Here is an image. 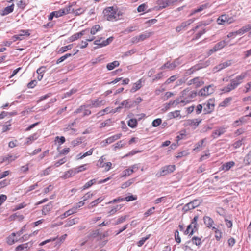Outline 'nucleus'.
<instances>
[{"instance_id":"f257e3e1","label":"nucleus","mask_w":251,"mask_h":251,"mask_svg":"<svg viewBox=\"0 0 251 251\" xmlns=\"http://www.w3.org/2000/svg\"><path fill=\"white\" fill-rule=\"evenodd\" d=\"M249 71L242 72L240 75L237 76L234 79L231 80L230 83L226 87L222 89L224 93L229 92L232 90L235 89L239 85L242 83L244 78L249 75Z\"/></svg>"},{"instance_id":"f03ea898","label":"nucleus","mask_w":251,"mask_h":251,"mask_svg":"<svg viewBox=\"0 0 251 251\" xmlns=\"http://www.w3.org/2000/svg\"><path fill=\"white\" fill-rule=\"evenodd\" d=\"M104 18L108 21L117 20L119 18V15L113 7H109L103 10Z\"/></svg>"},{"instance_id":"7ed1b4c3","label":"nucleus","mask_w":251,"mask_h":251,"mask_svg":"<svg viewBox=\"0 0 251 251\" xmlns=\"http://www.w3.org/2000/svg\"><path fill=\"white\" fill-rule=\"evenodd\" d=\"M198 216L196 215L192 220L190 225L187 226L186 229L184 231V234L187 235L189 234V236H192L195 231V229L196 230H197V221L198 219Z\"/></svg>"},{"instance_id":"20e7f679","label":"nucleus","mask_w":251,"mask_h":251,"mask_svg":"<svg viewBox=\"0 0 251 251\" xmlns=\"http://www.w3.org/2000/svg\"><path fill=\"white\" fill-rule=\"evenodd\" d=\"M197 93L195 91H191L188 89H185L182 92L181 97L184 100H188V103L191 102L192 100L197 96Z\"/></svg>"},{"instance_id":"39448f33","label":"nucleus","mask_w":251,"mask_h":251,"mask_svg":"<svg viewBox=\"0 0 251 251\" xmlns=\"http://www.w3.org/2000/svg\"><path fill=\"white\" fill-rule=\"evenodd\" d=\"M214 91V86L209 85L201 89L198 93V95L201 96L206 97L211 94Z\"/></svg>"},{"instance_id":"423d86ee","label":"nucleus","mask_w":251,"mask_h":251,"mask_svg":"<svg viewBox=\"0 0 251 251\" xmlns=\"http://www.w3.org/2000/svg\"><path fill=\"white\" fill-rule=\"evenodd\" d=\"M234 21V18L233 16L228 14L221 15V25H228Z\"/></svg>"},{"instance_id":"0eeeda50","label":"nucleus","mask_w":251,"mask_h":251,"mask_svg":"<svg viewBox=\"0 0 251 251\" xmlns=\"http://www.w3.org/2000/svg\"><path fill=\"white\" fill-rule=\"evenodd\" d=\"M181 63V62L179 60V59H176L172 63H170V62H166L163 66H162L160 69L161 70H163L165 68H168L170 70H173Z\"/></svg>"},{"instance_id":"6e6552de","label":"nucleus","mask_w":251,"mask_h":251,"mask_svg":"<svg viewBox=\"0 0 251 251\" xmlns=\"http://www.w3.org/2000/svg\"><path fill=\"white\" fill-rule=\"evenodd\" d=\"M89 106V105H81L74 112V114H77L83 113V116L89 115L91 114V112L89 109H87Z\"/></svg>"},{"instance_id":"1a4fd4ad","label":"nucleus","mask_w":251,"mask_h":251,"mask_svg":"<svg viewBox=\"0 0 251 251\" xmlns=\"http://www.w3.org/2000/svg\"><path fill=\"white\" fill-rule=\"evenodd\" d=\"M176 169L175 165H167L162 167L160 171V176H164L172 173Z\"/></svg>"},{"instance_id":"9d476101","label":"nucleus","mask_w":251,"mask_h":251,"mask_svg":"<svg viewBox=\"0 0 251 251\" xmlns=\"http://www.w3.org/2000/svg\"><path fill=\"white\" fill-rule=\"evenodd\" d=\"M203 220L204 224L207 226L208 228H212V230L214 231V232L217 233L219 230L213 226V225L214 224V221L212 218L208 216H204L203 217Z\"/></svg>"},{"instance_id":"9b49d317","label":"nucleus","mask_w":251,"mask_h":251,"mask_svg":"<svg viewBox=\"0 0 251 251\" xmlns=\"http://www.w3.org/2000/svg\"><path fill=\"white\" fill-rule=\"evenodd\" d=\"M174 3L173 0H158L157 3L158 4V9H162L165 8Z\"/></svg>"},{"instance_id":"f8f14e48","label":"nucleus","mask_w":251,"mask_h":251,"mask_svg":"<svg viewBox=\"0 0 251 251\" xmlns=\"http://www.w3.org/2000/svg\"><path fill=\"white\" fill-rule=\"evenodd\" d=\"M122 136L121 133L117 134L114 135L109 138H107L105 140L103 141V146H106L107 144H111L114 142L115 141L120 139Z\"/></svg>"},{"instance_id":"ddd939ff","label":"nucleus","mask_w":251,"mask_h":251,"mask_svg":"<svg viewBox=\"0 0 251 251\" xmlns=\"http://www.w3.org/2000/svg\"><path fill=\"white\" fill-rule=\"evenodd\" d=\"M133 101L132 100H126L123 101L120 105L122 106V108L124 107L127 109H130L132 107H135V104H133Z\"/></svg>"},{"instance_id":"4468645a","label":"nucleus","mask_w":251,"mask_h":251,"mask_svg":"<svg viewBox=\"0 0 251 251\" xmlns=\"http://www.w3.org/2000/svg\"><path fill=\"white\" fill-rule=\"evenodd\" d=\"M251 31V24H248L243 26L241 28L236 31L239 35H243L244 33Z\"/></svg>"},{"instance_id":"2eb2a0df","label":"nucleus","mask_w":251,"mask_h":251,"mask_svg":"<svg viewBox=\"0 0 251 251\" xmlns=\"http://www.w3.org/2000/svg\"><path fill=\"white\" fill-rule=\"evenodd\" d=\"M210 101L211 100H209L207 103L204 104L203 111L205 114L209 113L214 109V104L210 103Z\"/></svg>"},{"instance_id":"dca6fc26","label":"nucleus","mask_w":251,"mask_h":251,"mask_svg":"<svg viewBox=\"0 0 251 251\" xmlns=\"http://www.w3.org/2000/svg\"><path fill=\"white\" fill-rule=\"evenodd\" d=\"M201 120L199 119H189L186 121V125L191 126L197 127L201 122Z\"/></svg>"},{"instance_id":"f3484780","label":"nucleus","mask_w":251,"mask_h":251,"mask_svg":"<svg viewBox=\"0 0 251 251\" xmlns=\"http://www.w3.org/2000/svg\"><path fill=\"white\" fill-rule=\"evenodd\" d=\"M171 103H172L173 106H176L178 104H182V106H184L188 103V100H184L183 98H182L180 97V98H178L176 99L174 101H171Z\"/></svg>"},{"instance_id":"a211bd4d","label":"nucleus","mask_w":251,"mask_h":251,"mask_svg":"<svg viewBox=\"0 0 251 251\" xmlns=\"http://www.w3.org/2000/svg\"><path fill=\"white\" fill-rule=\"evenodd\" d=\"M209 65V62L207 61L204 62H201L193 66H192V69L194 70L195 72L198 71L201 69L205 68Z\"/></svg>"},{"instance_id":"6ab92c4d","label":"nucleus","mask_w":251,"mask_h":251,"mask_svg":"<svg viewBox=\"0 0 251 251\" xmlns=\"http://www.w3.org/2000/svg\"><path fill=\"white\" fill-rule=\"evenodd\" d=\"M142 79H139L136 83H134L132 87L130 90V92L131 93H134L140 89L142 86Z\"/></svg>"},{"instance_id":"aec40b11","label":"nucleus","mask_w":251,"mask_h":251,"mask_svg":"<svg viewBox=\"0 0 251 251\" xmlns=\"http://www.w3.org/2000/svg\"><path fill=\"white\" fill-rule=\"evenodd\" d=\"M76 213V208H72L68 211L65 212L63 214L61 215L60 216V218L61 219H63L69 216V215H71L74 213Z\"/></svg>"},{"instance_id":"412c9836","label":"nucleus","mask_w":251,"mask_h":251,"mask_svg":"<svg viewBox=\"0 0 251 251\" xmlns=\"http://www.w3.org/2000/svg\"><path fill=\"white\" fill-rule=\"evenodd\" d=\"M16 233L13 232L7 238V243L8 245H11L18 240L15 238Z\"/></svg>"},{"instance_id":"4be33fe9","label":"nucleus","mask_w":251,"mask_h":251,"mask_svg":"<svg viewBox=\"0 0 251 251\" xmlns=\"http://www.w3.org/2000/svg\"><path fill=\"white\" fill-rule=\"evenodd\" d=\"M75 174H76V173L75 170V169L73 168L66 172L63 177L64 179H66L75 176Z\"/></svg>"},{"instance_id":"5701e85b","label":"nucleus","mask_w":251,"mask_h":251,"mask_svg":"<svg viewBox=\"0 0 251 251\" xmlns=\"http://www.w3.org/2000/svg\"><path fill=\"white\" fill-rule=\"evenodd\" d=\"M14 5L12 4L11 5L7 6L4 8V9L2 11L1 15L4 16L12 12L14 10Z\"/></svg>"},{"instance_id":"b1692460","label":"nucleus","mask_w":251,"mask_h":251,"mask_svg":"<svg viewBox=\"0 0 251 251\" xmlns=\"http://www.w3.org/2000/svg\"><path fill=\"white\" fill-rule=\"evenodd\" d=\"M151 35V33L148 31H145L138 35V37L140 42H142L149 38Z\"/></svg>"},{"instance_id":"393cba45","label":"nucleus","mask_w":251,"mask_h":251,"mask_svg":"<svg viewBox=\"0 0 251 251\" xmlns=\"http://www.w3.org/2000/svg\"><path fill=\"white\" fill-rule=\"evenodd\" d=\"M126 144V141L120 140L113 145V150L116 151L118 149L123 148Z\"/></svg>"},{"instance_id":"a878e982","label":"nucleus","mask_w":251,"mask_h":251,"mask_svg":"<svg viewBox=\"0 0 251 251\" xmlns=\"http://www.w3.org/2000/svg\"><path fill=\"white\" fill-rule=\"evenodd\" d=\"M194 84L196 87H200L204 84V81L200 77L194 78Z\"/></svg>"},{"instance_id":"bb28decb","label":"nucleus","mask_w":251,"mask_h":251,"mask_svg":"<svg viewBox=\"0 0 251 251\" xmlns=\"http://www.w3.org/2000/svg\"><path fill=\"white\" fill-rule=\"evenodd\" d=\"M235 164L233 161L227 162L222 165V170L225 171L229 170Z\"/></svg>"},{"instance_id":"cd10ccee","label":"nucleus","mask_w":251,"mask_h":251,"mask_svg":"<svg viewBox=\"0 0 251 251\" xmlns=\"http://www.w3.org/2000/svg\"><path fill=\"white\" fill-rule=\"evenodd\" d=\"M119 64V62L118 61H114L111 63L107 64L106 67L108 70H112L116 67H118Z\"/></svg>"},{"instance_id":"c85d7f7f","label":"nucleus","mask_w":251,"mask_h":251,"mask_svg":"<svg viewBox=\"0 0 251 251\" xmlns=\"http://www.w3.org/2000/svg\"><path fill=\"white\" fill-rule=\"evenodd\" d=\"M96 183V179H93L88 182H87L82 188L81 189L82 190H85L86 189L89 188L92 185H93L94 184Z\"/></svg>"},{"instance_id":"c756f323","label":"nucleus","mask_w":251,"mask_h":251,"mask_svg":"<svg viewBox=\"0 0 251 251\" xmlns=\"http://www.w3.org/2000/svg\"><path fill=\"white\" fill-rule=\"evenodd\" d=\"M180 115V111L179 110H175L173 112H171L169 113L168 116L170 119H172V118H175L178 117Z\"/></svg>"},{"instance_id":"7c9ffc66","label":"nucleus","mask_w":251,"mask_h":251,"mask_svg":"<svg viewBox=\"0 0 251 251\" xmlns=\"http://www.w3.org/2000/svg\"><path fill=\"white\" fill-rule=\"evenodd\" d=\"M205 141V139H203L201 140L200 142L197 143L195 145V148L194 149V150L196 151H199L201 149L202 145Z\"/></svg>"},{"instance_id":"2f4dec72","label":"nucleus","mask_w":251,"mask_h":251,"mask_svg":"<svg viewBox=\"0 0 251 251\" xmlns=\"http://www.w3.org/2000/svg\"><path fill=\"white\" fill-rule=\"evenodd\" d=\"M52 208V205L50 204H48L43 206L42 210V214L46 215Z\"/></svg>"},{"instance_id":"473e14b6","label":"nucleus","mask_w":251,"mask_h":251,"mask_svg":"<svg viewBox=\"0 0 251 251\" xmlns=\"http://www.w3.org/2000/svg\"><path fill=\"white\" fill-rule=\"evenodd\" d=\"M101 27L99 25H96L93 26L90 30V33L92 35H95L96 33L101 29Z\"/></svg>"},{"instance_id":"72a5a7b5","label":"nucleus","mask_w":251,"mask_h":251,"mask_svg":"<svg viewBox=\"0 0 251 251\" xmlns=\"http://www.w3.org/2000/svg\"><path fill=\"white\" fill-rule=\"evenodd\" d=\"M77 218H74L71 220H69L67 221V223L65 225V227H70L73 225H75L76 223H77Z\"/></svg>"},{"instance_id":"f704fd0d","label":"nucleus","mask_w":251,"mask_h":251,"mask_svg":"<svg viewBox=\"0 0 251 251\" xmlns=\"http://www.w3.org/2000/svg\"><path fill=\"white\" fill-rule=\"evenodd\" d=\"M62 10L64 11V14L66 15L69 13H74V9L72 8V5H69L68 6H67L65 8H63Z\"/></svg>"},{"instance_id":"c9c22d12","label":"nucleus","mask_w":251,"mask_h":251,"mask_svg":"<svg viewBox=\"0 0 251 251\" xmlns=\"http://www.w3.org/2000/svg\"><path fill=\"white\" fill-rule=\"evenodd\" d=\"M73 47V44H70L67 46L62 47L59 50V53H62L68 50H71Z\"/></svg>"},{"instance_id":"e433bc0d","label":"nucleus","mask_w":251,"mask_h":251,"mask_svg":"<svg viewBox=\"0 0 251 251\" xmlns=\"http://www.w3.org/2000/svg\"><path fill=\"white\" fill-rule=\"evenodd\" d=\"M82 142V138H77L74 140H73L71 142V144L73 147H75L76 146L79 145Z\"/></svg>"},{"instance_id":"4c0bfd02","label":"nucleus","mask_w":251,"mask_h":251,"mask_svg":"<svg viewBox=\"0 0 251 251\" xmlns=\"http://www.w3.org/2000/svg\"><path fill=\"white\" fill-rule=\"evenodd\" d=\"M192 242L193 244L199 246L201 244V238L197 237L194 236L192 238Z\"/></svg>"},{"instance_id":"58836bf2","label":"nucleus","mask_w":251,"mask_h":251,"mask_svg":"<svg viewBox=\"0 0 251 251\" xmlns=\"http://www.w3.org/2000/svg\"><path fill=\"white\" fill-rule=\"evenodd\" d=\"M103 199L101 197L99 198L98 199L93 201L91 202L89 205V208H92L93 207L96 206L99 203H100L103 201Z\"/></svg>"},{"instance_id":"ea45409f","label":"nucleus","mask_w":251,"mask_h":251,"mask_svg":"<svg viewBox=\"0 0 251 251\" xmlns=\"http://www.w3.org/2000/svg\"><path fill=\"white\" fill-rule=\"evenodd\" d=\"M105 160V158L104 156H102L98 160L97 166L100 168L104 167L105 164L104 163V161Z\"/></svg>"},{"instance_id":"a19ab883","label":"nucleus","mask_w":251,"mask_h":251,"mask_svg":"<svg viewBox=\"0 0 251 251\" xmlns=\"http://www.w3.org/2000/svg\"><path fill=\"white\" fill-rule=\"evenodd\" d=\"M87 164H84L76 168H74L76 173L77 174L81 172L86 170L87 169Z\"/></svg>"},{"instance_id":"79ce46f5","label":"nucleus","mask_w":251,"mask_h":251,"mask_svg":"<svg viewBox=\"0 0 251 251\" xmlns=\"http://www.w3.org/2000/svg\"><path fill=\"white\" fill-rule=\"evenodd\" d=\"M137 121L135 119H131L128 121V125L132 128H134L137 126Z\"/></svg>"},{"instance_id":"37998d69","label":"nucleus","mask_w":251,"mask_h":251,"mask_svg":"<svg viewBox=\"0 0 251 251\" xmlns=\"http://www.w3.org/2000/svg\"><path fill=\"white\" fill-rule=\"evenodd\" d=\"M206 29H203L202 30L200 31L193 37L192 40H196L199 39L203 34H204L206 32Z\"/></svg>"},{"instance_id":"c03bdc74","label":"nucleus","mask_w":251,"mask_h":251,"mask_svg":"<svg viewBox=\"0 0 251 251\" xmlns=\"http://www.w3.org/2000/svg\"><path fill=\"white\" fill-rule=\"evenodd\" d=\"M95 37L92 36L91 38L87 39L86 41H82L81 42V44L80 48L81 49H83V48L86 47L88 45V43H87V41H89V42L92 41L94 40L95 39Z\"/></svg>"},{"instance_id":"a18cd8bd","label":"nucleus","mask_w":251,"mask_h":251,"mask_svg":"<svg viewBox=\"0 0 251 251\" xmlns=\"http://www.w3.org/2000/svg\"><path fill=\"white\" fill-rule=\"evenodd\" d=\"M134 181V179H131L122 184L121 188L125 189L130 186Z\"/></svg>"},{"instance_id":"49530a36","label":"nucleus","mask_w":251,"mask_h":251,"mask_svg":"<svg viewBox=\"0 0 251 251\" xmlns=\"http://www.w3.org/2000/svg\"><path fill=\"white\" fill-rule=\"evenodd\" d=\"M37 134H34L26 139V143L28 144H30L33 141H34L37 139Z\"/></svg>"},{"instance_id":"de8ad7c7","label":"nucleus","mask_w":251,"mask_h":251,"mask_svg":"<svg viewBox=\"0 0 251 251\" xmlns=\"http://www.w3.org/2000/svg\"><path fill=\"white\" fill-rule=\"evenodd\" d=\"M208 6V4L207 3L203 4L197 7V8H195L197 13L201 12L203 10L206 9Z\"/></svg>"},{"instance_id":"09e8293b","label":"nucleus","mask_w":251,"mask_h":251,"mask_svg":"<svg viewBox=\"0 0 251 251\" xmlns=\"http://www.w3.org/2000/svg\"><path fill=\"white\" fill-rule=\"evenodd\" d=\"M194 206H193L191 202H189L188 203L185 204L184 207H183V210L186 212L189 210H192L194 209Z\"/></svg>"},{"instance_id":"8fccbe9b","label":"nucleus","mask_w":251,"mask_h":251,"mask_svg":"<svg viewBox=\"0 0 251 251\" xmlns=\"http://www.w3.org/2000/svg\"><path fill=\"white\" fill-rule=\"evenodd\" d=\"M232 64V60H228L221 64V70L225 69L231 65Z\"/></svg>"},{"instance_id":"3c124183","label":"nucleus","mask_w":251,"mask_h":251,"mask_svg":"<svg viewBox=\"0 0 251 251\" xmlns=\"http://www.w3.org/2000/svg\"><path fill=\"white\" fill-rule=\"evenodd\" d=\"M133 172H134V170H133V169H131L130 168L126 169L123 172L122 176H129Z\"/></svg>"},{"instance_id":"603ef678","label":"nucleus","mask_w":251,"mask_h":251,"mask_svg":"<svg viewBox=\"0 0 251 251\" xmlns=\"http://www.w3.org/2000/svg\"><path fill=\"white\" fill-rule=\"evenodd\" d=\"M113 40V37H110L107 38L106 40H104L102 42L101 47H104L108 45H109L110 43L112 42Z\"/></svg>"},{"instance_id":"864d4df0","label":"nucleus","mask_w":251,"mask_h":251,"mask_svg":"<svg viewBox=\"0 0 251 251\" xmlns=\"http://www.w3.org/2000/svg\"><path fill=\"white\" fill-rule=\"evenodd\" d=\"M232 98L231 97H228L226 98L221 103V106H224L226 107L228 105V104L229 103V102L231 101Z\"/></svg>"},{"instance_id":"5fc2aeb1","label":"nucleus","mask_w":251,"mask_h":251,"mask_svg":"<svg viewBox=\"0 0 251 251\" xmlns=\"http://www.w3.org/2000/svg\"><path fill=\"white\" fill-rule=\"evenodd\" d=\"M187 26L186 25V23H185L184 22H183L180 24V25L177 26L176 28V32H179Z\"/></svg>"},{"instance_id":"6e6d98bb","label":"nucleus","mask_w":251,"mask_h":251,"mask_svg":"<svg viewBox=\"0 0 251 251\" xmlns=\"http://www.w3.org/2000/svg\"><path fill=\"white\" fill-rule=\"evenodd\" d=\"M64 11L62 9L59 10L58 11H55L52 12V15H54V16L56 18L59 17L64 15Z\"/></svg>"},{"instance_id":"4d7b16f0","label":"nucleus","mask_w":251,"mask_h":251,"mask_svg":"<svg viewBox=\"0 0 251 251\" xmlns=\"http://www.w3.org/2000/svg\"><path fill=\"white\" fill-rule=\"evenodd\" d=\"M102 104V101H100L98 100H95L92 101V105L95 107L100 106Z\"/></svg>"},{"instance_id":"13d9d810","label":"nucleus","mask_w":251,"mask_h":251,"mask_svg":"<svg viewBox=\"0 0 251 251\" xmlns=\"http://www.w3.org/2000/svg\"><path fill=\"white\" fill-rule=\"evenodd\" d=\"M85 11V8H79L77 9H74V14L75 15H79L82 13H83Z\"/></svg>"},{"instance_id":"bf43d9fd","label":"nucleus","mask_w":251,"mask_h":251,"mask_svg":"<svg viewBox=\"0 0 251 251\" xmlns=\"http://www.w3.org/2000/svg\"><path fill=\"white\" fill-rule=\"evenodd\" d=\"M126 216H121V217H119L117 220L116 222L114 223V225H119V224H120L121 223H122L124 222L126 220Z\"/></svg>"},{"instance_id":"052dcab7","label":"nucleus","mask_w":251,"mask_h":251,"mask_svg":"<svg viewBox=\"0 0 251 251\" xmlns=\"http://www.w3.org/2000/svg\"><path fill=\"white\" fill-rule=\"evenodd\" d=\"M162 123V120L160 118H158L154 120L152 123V126L153 127H157Z\"/></svg>"},{"instance_id":"680f3d73","label":"nucleus","mask_w":251,"mask_h":251,"mask_svg":"<svg viewBox=\"0 0 251 251\" xmlns=\"http://www.w3.org/2000/svg\"><path fill=\"white\" fill-rule=\"evenodd\" d=\"M149 236H150V235H148L146 237L142 238L141 239V240H139L137 243L138 246H139V247L142 246L144 244L145 241L149 238Z\"/></svg>"},{"instance_id":"e2e57ef3","label":"nucleus","mask_w":251,"mask_h":251,"mask_svg":"<svg viewBox=\"0 0 251 251\" xmlns=\"http://www.w3.org/2000/svg\"><path fill=\"white\" fill-rule=\"evenodd\" d=\"M66 161H67L66 158L65 157H64V158L59 160L57 162H56L54 164V165L55 167H58L59 166H60L61 165L65 163L66 162Z\"/></svg>"},{"instance_id":"0e129e2a","label":"nucleus","mask_w":251,"mask_h":251,"mask_svg":"<svg viewBox=\"0 0 251 251\" xmlns=\"http://www.w3.org/2000/svg\"><path fill=\"white\" fill-rule=\"evenodd\" d=\"M147 8V5L145 3H143L139 5L137 8L138 12H144Z\"/></svg>"},{"instance_id":"69168bd1","label":"nucleus","mask_w":251,"mask_h":251,"mask_svg":"<svg viewBox=\"0 0 251 251\" xmlns=\"http://www.w3.org/2000/svg\"><path fill=\"white\" fill-rule=\"evenodd\" d=\"M16 156H13L12 155H8L7 156H5L3 159V161H8L9 162H12V161L15 160L16 159Z\"/></svg>"},{"instance_id":"338daca9","label":"nucleus","mask_w":251,"mask_h":251,"mask_svg":"<svg viewBox=\"0 0 251 251\" xmlns=\"http://www.w3.org/2000/svg\"><path fill=\"white\" fill-rule=\"evenodd\" d=\"M75 124V122L74 121V122L72 123L71 124H70L68 125L67 127H66L64 129L65 131H68L69 130H71L73 131H76V129L73 128L72 127L74 126V125Z\"/></svg>"},{"instance_id":"774afa93","label":"nucleus","mask_w":251,"mask_h":251,"mask_svg":"<svg viewBox=\"0 0 251 251\" xmlns=\"http://www.w3.org/2000/svg\"><path fill=\"white\" fill-rule=\"evenodd\" d=\"M10 184V181L7 179H4L0 182V189L5 186H7Z\"/></svg>"}]
</instances>
